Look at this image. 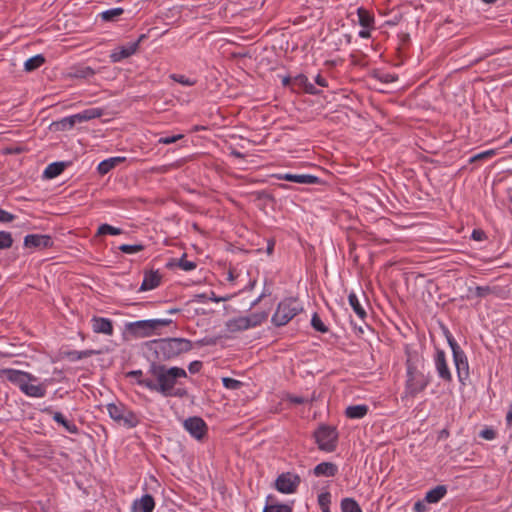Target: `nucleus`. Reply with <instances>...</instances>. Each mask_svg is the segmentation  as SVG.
Masks as SVG:
<instances>
[{
    "label": "nucleus",
    "instance_id": "1",
    "mask_svg": "<svg viewBox=\"0 0 512 512\" xmlns=\"http://www.w3.org/2000/svg\"><path fill=\"white\" fill-rule=\"evenodd\" d=\"M406 380L403 398H415L431 382L429 373L424 372V357L416 350L406 348Z\"/></svg>",
    "mask_w": 512,
    "mask_h": 512
},
{
    "label": "nucleus",
    "instance_id": "2",
    "mask_svg": "<svg viewBox=\"0 0 512 512\" xmlns=\"http://www.w3.org/2000/svg\"><path fill=\"white\" fill-rule=\"evenodd\" d=\"M148 373L155 377L157 382L148 380L142 383H144L145 387L149 390L159 392L165 397H172V389H174L178 378L187 377V373L183 368H167L165 365L157 363L156 361H151Z\"/></svg>",
    "mask_w": 512,
    "mask_h": 512
},
{
    "label": "nucleus",
    "instance_id": "3",
    "mask_svg": "<svg viewBox=\"0 0 512 512\" xmlns=\"http://www.w3.org/2000/svg\"><path fill=\"white\" fill-rule=\"evenodd\" d=\"M149 350L155 354L157 363L168 361L187 353L193 348V344L186 338H161L151 341L148 344Z\"/></svg>",
    "mask_w": 512,
    "mask_h": 512
},
{
    "label": "nucleus",
    "instance_id": "4",
    "mask_svg": "<svg viewBox=\"0 0 512 512\" xmlns=\"http://www.w3.org/2000/svg\"><path fill=\"white\" fill-rule=\"evenodd\" d=\"M302 311L303 306L297 298H285L279 302L272 316V323L278 327L284 326Z\"/></svg>",
    "mask_w": 512,
    "mask_h": 512
},
{
    "label": "nucleus",
    "instance_id": "5",
    "mask_svg": "<svg viewBox=\"0 0 512 512\" xmlns=\"http://www.w3.org/2000/svg\"><path fill=\"white\" fill-rule=\"evenodd\" d=\"M106 408L111 419L119 425L134 428L140 423L138 415L121 402L109 403Z\"/></svg>",
    "mask_w": 512,
    "mask_h": 512
},
{
    "label": "nucleus",
    "instance_id": "6",
    "mask_svg": "<svg viewBox=\"0 0 512 512\" xmlns=\"http://www.w3.org/2000/svg\"><path fill=\"white\" fill-rule=\"evenodd\" d=\"M315 442L319 450L325 452H334L338 443L337 429L330 425L322 424L314 431Z\"/></svg>",
    "mask_w": 512,
    "mask_h": 512
},
{
    "label": "nucleus",
    "instance_id": "7",
    "mask_svg": "<svg viewBox=\"0 0 512 512\" xmlns=\"http://www.w3.org/2000/svg\"><path fill=\"white\" fill-rule=\"evenodd\" d=\"M446 338L453 353V360L456 366L458 379L462 384H464L465 380L469 377V364L467 357L449 331L446 332Z\"/></svg>",
    "mask_w": 512,
    "mask_h": 512
},
{
    "label": "nucleus",
    "instance_id": "8",
    "mask_svg": "<svg viewBox=\"0 0 512 512\" xmlns=\"http://www.w3.org/2000/svg\"><path fill=\"white\" fill-rule=\"evenodd\" d=\"M301 484V477L293 472H283L274 482L275 489L283 494L295 493Z\"/></svg>",
    "mask_w": 512,
    "mask_h": 512
},
{
    "label": "nucleus",
    "instance_id": "9",
    "mask_svg": "<svg viewBox=\"0 0 512 512\" xmlns=\"http://www.w3.org/2000/svg\"><path fill=\"white\" fill-rule=\"evenodd\" d=\"M183 426L192 437L199 441L203 440L207 435L208 427L201 417H189L184 421Z\"/></svg>",
    "mask_w": 512,
    "mask_h": 512
},
{
    "label": "nucleus",
    "instance_id": "10",
    "mask_svg": "<svg viewBox=\"0 0 512 512\" xmlns=\"http://www.w3.org/2000/svg\"><path fill=\"white\" fill-rule=\"evenodd\" d=\"M25 248L44 250L53 247L54 242L51 236L45 234H28L24 237Z\"/></svg>",
    "mask_w": 512,
    "mask_h": 512
},
{
    "label": "nucleus",
    "instance_id": "11",
    "mask_svg": "<svg viewBox=\"0 0 512 512\" xmlns=\"http://www.w3.org/2000/svg\"><path fill=\"white\" fill-rule=\"evenodd\" d=\"M3 377H6V379L8 381L17 385L19 387V389L21 388V385L25 381H36L37 380V378L35 376H33L32 374H30L28 372L11 369V368L0 369V378H3Z\"/></svg>",
    "mask_w": 512,
    "mask_h": 512
},
{
    "label": "nucleus",
    "instance_id": "12",
    "mask_svg": "<svg viewBox=\"0 0 512 512\" xmlns=\"http://www.w3.org/2000/svg\"><path fill=\"white\" fill-rule=\"evenodd\" d=\"M273 177L277 178L278 180H285L299 184H317L320 182V179L318 177L310 174L279 173L274 174Z\"/></svg>",
    "mask_w": 512,
    "mask_h": 512
},
{
    "label": "nucleus",
    "instance_id": "13",
    "mask_svg": "<svg viewBox=\"0 0 512 512\" xmlns=\"http://www.w3.org/2000/svg\"><path fill=\"white\" fill-rule=\"evenodd\" d=\"M435 366L438 372L439 377L446 381H452V375L448 368L445 352L443 350L437 349L435 354Z\"/></svg>",
    "mask_w": 512,
    "mask_h": 512
},
{
    "label": "nucleus",
    "instance_id": "14",
    "mask_svg": "<svg viewBox=\"0 0 512 512\" xmlns=\"http://www.w3.org/2000/svg\"><path fill=\"white\" fill-rule=\"evenodd\" d=\"M92 330L98 334L113 335V323L110 319L104 317L93 316L91 319Z\"/></svg>",
    "mask_w": 512,
    "mask_h": 512
},
{
    "label": "nucleus",
    "instance_id": "15",
    "mask_svg": "<svg viewBox=\"0 0 512 512\" xmlns=\"http://www.w3.org/2000/svg\"><path fill=\"white\" fill-rule=\"evenodd\" d=\"M147 320H139L126 324L128 333L136 338H145L151 336L149 328L145 325Z\"/></svg>",
    "mask_w": 512,
    "mask_h": 512
},
{
    "label": "nucleus",
    "instance_id": "16",
    "mask_svg": "<svg viewBox=\"0 0 512 512\" xmlns=\"http://www.w3.org/2000/svg\"><path fill=\"white\" fill-rule=\"evenodd\" d=\"M45 413L51 414L53 417V420L57 422L59 425L63 426L69 433L71 434H78L79 429L76 426L75 423L72 421L67 420L61 412H53L50 407H47L42 410Z\"/></svg>",
    "mask_w": 512,
    "mask_h": 512
},
{
    "label": "nucleus",
    "instance_id": "17",
    "mask_svg": "<svg viewBox=\"0 0 512 512\" xmlns=\"http://www.w3.org/2000/svg\"><path fill=\"white\" fill-rule=\"evenodd\" d=\"M155 500L152 495L145 494L140 499L134 500L132 504L133 512H153Z\"/></svg>",
    "mask_w": 512,
    "mask_h": 512
},
{
    "label": "nucleus",
    "instance_id": "18",
    "mask_svg": "<svg viewBox=\"0 0 512 512\" xmlns=\"http://www.w3.org/2000/svg\"><path fill=\"white\" fill-rule=\"evenodd\" d=\"M137 51V43H129L126 46L116 48L110 55L113 63H117L133 55Z\"/></svg>",
    "mask_w": 512,
    "mask_h": 512
},
{
    "label": "nucleus",
    "instance_id": "19",
    "mask_svg": "<svg viewBox=\"0 0 512 512\" xmlns=\"http://www.w3.org/2000/svg\"><path fill=\"white\" fill-rule=\"evenodd\" d=\"M338 473V466L332 462H321L313 469L316 477H334Z\"/></svg>",
    "mask_w": 512,
    "mask_h": 512
},
{
    "label": "nucleus",
    "instance_id": "20",
    "mask_svg": "<svg viewBox=\"0 0 512 512\" xmlns=\"http://www.w3.org/2000/svg\"><path fill=\"white\" fill-rule=\"evenodd\" d=\"M161 275L158 271H149L144 275L140 291H148L157 288L161 283Z\"/></svg>",
    "mask_w": 512,
    "mask_h": 512
},
{
    "label": "nucleus",
    "instance_id": "21",
    "mask_svg": "<svg viewBox=\"0 0 512 512\" xmlns=\"http://www.w3.org/2000/svg\"><path fill=\"white\" fill-rule=\"evenodd\" d=\"M293 88L297 87L298 89L303 90L304 92L317 95L319 90L315 88V86L308 81V78L304 74H298L293 78Z\"/></svg>",
    "mask_w": 512,
    "mask_h": 512
},
{
    "label": "nucleus",
    "instance_id": "22",
    "mask_svg": "<svg viewBox=\"0 0 512 512\" xmlns=\"http://www.w3.org/2000/svg\"><path fill=\"white\" fill-rule=\"evenodd\" d=\"M30 382L31 381H25L21 385L20 390L24 394H26L27 396L36 397V398H41L46 395V388L44 385H42V384L33 385V384H30Z\"/></svg>",
    "mask_w": 512,
    "mask_h": 512
},
{
    "label": "nucleus",
    "instance_id": "23",
    "mask_svg": "<svg viewBox=\"0 0 512 512\" xmlns=\"http://www.w3.org/2000/svg\"><path fill=\"white\" fill-rule=\"evenodd\" d=\"M226 328L230 332L244 331L250 328L247 316H240L226 322Z\"/></svg>",
    "mask_w": 512,
    "mask_h": 512
},
{
    "label": "nucleus",
    "instance_id": "24",
    "mask_svg": "<svg viewBox=\"0 0 512 512\" xmlns=\"http://www.w3.org/2000/svg\"><path fill=\"white\" fill-rule=\"evenodd\" d=\"M186 253L182 255L180 259L171 258L169 262H167L166 267L167 268H173V267H179L180 269L184 271H192L196 268V263L193 261H188L186 259Z\"/></svg>",
    "mask_w": 512,
    "mask_h": 512
},
{
    "label": "nucleus",
    "instance_id": "25",
    "mask_svg": "<svg viewBox=\"0 0 512 512\" xmlns=\"http://www.w3.org/2000/svg\"><path fill=\"white\" fill-rule=\"evenodd\" d=\"M273 499L272 495L267 496L263 512H293L292 506L284 503H273Z\"/></svg>",
    "mask_w": 512,
    "mask_h": 512
},
{
    "label": "nucleus",
    "instance_id": "26",
    "mask_svg": "<svg viewBox=\"0 0 512 512\" xmlns=\"http://www.w3.org/2000/svg\"><path fill=\"white\" fill-rule=\"evenodd\" d=\"M123 161H125V157H112L105 159L99 163L97 171L100 175H105Z\"/></svg>",
    "mask_w": 512,
    "mask_h": 512
},
{
    "label": "nucleus",
    "instance_id": "27",
    "mask_svg": "<svg viewBox=\"0 0 512 512\" xmlns=\"http://www.w3.org/2000/svg\"><path fill=\"white\" fill-rule=\"evenodd\" d=\"M66 162H53L44 170L43 176L46 179H53L59 176L66 168Z\"/></svg>",
    "mask_w": 512,
    "mask_h": 512
},
{
    "label": "nucleus",
    "instance_id": "28",
    "mask_svg": "<svg viewBox=\"0 0 512 512\" xmlns=\"http://www.w3.org/2000/svg\"><path fill=\"white\" fill-rule=\"evenodd\" d=\"M104 114V110L102 108H89L81 113L75 114V118L77 122L89 121L95 118H99Z\"/></svg>",
    "mask_w": 512,
    "mask_h": 512
},
{
    "label": "nucleus",
    "instance_id": "29",
    "mask_svg": "<svg viewBox=\"0 0 512 512\" xmlns=\"http://www.w3.org/2000/svg\"><path fill=\"white\" fill-rule=\"evenodd\" d=\"M368 413V406L364 404L348 406L345 410L346 417L361 419Z\"/></svg>",
    "mask_w": 512,
    "mask_h": 512
},
{
    "label": "nucleus",
    "instance_id": "30",
    "mask_svg": "<svg viewBox=\"0 0 512 512\" xmlns=\"http://www.w3.org/2000/svg\"><path fill=\"white\" fill-rule=\"evenodd\" d=\"M446 493V486L438 485L426 493L425 501L428 503H437L446 495Z\"/></svg>",
    "mask_w": 512,
    "mask_h": 512
},
{
    "label": "nucleus",
    "instance_id": "31",
    "mask_svg": "<svg viewBox=\"0 0 512 512\" xmlns=\"http://www.w3.org/2000/svg\"><path fill=\"white\" fill-rule=\"evenodd\" d=\"M77 123V120L75 118V115L64 117L59 121H54L51 124V129L54 131H65L68 129H71L74 127V125Z\"/></svg>",
    "mask_w": 512,
    "mask_h": 512
},
{
    "label": "nucleus",
    "instance_id": "32",
    "mask_svg": "<svg viewBox=\"0 0 512 512\" xmlns=\"http://www.w3.org/2000/svg\"><path fill=\"white\" fill-rule=\"evenodd\" d=\"M359 24L363 28H374V16L365 8L359 7L357 9Z\"/></svg>",
    "mask_w": 512,
    "mask_h": 512
},
{
    "label": "nucleus",
    "instance_id": "33",
    "mask_svg": "<svg viewBox=\"0 0 512 512\" xmlns=\"http://www.w3.org/2000/svg\"><path fill=\"white\" fill-rule=\"evenodd\" d=\"M348 301H349L350 306L352 307V309L356 313V315L360 319L364 320L367 317V313H366L365 309L361 306V304L359 302V299H358L357 295L354 292H351L349 294Z\"/></svg>",
    "mask_w": 512,
    "mask_h": 512
},
{
    "label": "nucleus",
    "instance_id": "34",
    "mask_svg": "<svg viewBox=\"0 0 512 512\" xmlns=\"http://www.w3.org/2000/svg\"><path fill=\"white\" fill-rule=\"evenodd\" d=\"M44 63L45 57L42 54H37L25 61L24 69L26 72H32L41 67Z\"/></svg>",
    "mask_w": 512,
    "mask_h": 512
},
{
    "label": "nucleus",
    "instance_id": "35",
    "mask_svg": "<svg viewBox=\"0 0 512 512\" xmlns=\"http://www.w3.org/2000/svg\"><path fill=\"white\" fill-rule=\"evenodd\" d=\"M124 13V9L117 7L112 8L106 11H103L99 14L100 18L104 22H115L118 21L119 17Z\"/></svg>",
    "mask_w": 512,
    "mask_h": 512
},
{
    "label": "nucleus",
    "instance_id": "36",
    "mask_svg": "<svg viewBox=\"0 0 512 512\" xmlns=\"http://www.w3.org/2000/svg\"><path fill=\"white\" fill-rule=\"evenodd\" d=\"M98 353L99 352L95 351V350H84V351L72 350V351H67L64 354L70 361H78L83 358L91 357Z\"/></svg>",
    "mask_w": 512,
    "mask_h": 512
},
{
    "label": "nucleus",
    "instance_id": "37",
    "mask_svg": "<svg viewBox=\"0 0 512 512\" xmlns=\"http://www.w3.org/2000/svg\"><path fill=\"white\" fill-rule=\"evenodd\" d=\"M172 323H173L172 319H150V320H147V324H145V325L149 328L151 335H152L160 327L169 326Z\"/></svg>",
    "mask_w": 512,
    "mask_h": 512
},
{
    "label": "nucleus",
    "instance_id": "38",
    "mask_svg": "<svg viewBox=\"0 0 512 512\" xmlns=\"http://www.w3.org/2000/svg\"><path fill=\"white\" fill-rule=\"evenodd\" d=\"M342 512H362L359 504L353 498H344L341 501Z\"/></svg>",
    "mask_w": 512,
    "mask_h": 512
},
{
    "label": "nucleus",
    "instance_id": "39",
    "mask_svg": "<svg viewBox=\"0 0 512 512\" xmlns=\"http://www.w3.org/2000/svg\"><path fill=\"white\" fill-rule=\"evenodd\" d=\"M268 318L267 312H256L247 316L250 323V328L261 325Z\"/></svg>",
    "mask_w": 512,
    "mask_h": 512
},
{
    "label": "nucleus",
    "instance_id": "40",
    "mask_svg": "<svg viewBox=\"0 0 512 512\" xmlns=\"http://www.w3.org/2000/svg\"><path fill=\"white\" fill-rule=\"evenodd\" d=\"M123 231L120 228L113 227L109 224H102L97 230V235H120Z\"/></svg>",
    "mask_w": 512,
    "mask_h": 512
},
{
    "label": "nucleus",
    "instance_id": "41",
    "mask_svg": "<svg viewBox=\"0 0 512 512\" xmlns=\"http://www.w3.org/2000/svg\"><path fill=\"white\" fill-rule=\"evenodd\" d=\"M331 494L326 491L318 495V504L322 512H330Z\"/></svg>",
    "mask_w": 512,
    "mask_h": 512
},
{
    "label": "nucleus",
    "instance_id": "42",
    "mask_svg": "<svg viewBox=\"0 0 512 512\" xmlns=\"http://www.w3.org/2000/svg\"><path fill=\"white\" fill-rule=\"evenodd\" d=\"M311 326L314 330L320 333H327L329 331L328 327L323 323L318 313H314L312 315Z\"/></svg>",
    "mask_w": 512,
    "mask_h": 512
},
{
    "label": "nucleus",
    "instance_id": "43",
    "mask_svg": "<svg viewBox=\"0 0 512 512\" xmlns=\"http://www.w3.org/2000/svg\"><path fill=\"white\" fill-rule=\"evenodd\" d=\"M13 245V238L10 232L0 231V250L11 248Z\"/></svg>",
    "mask_w": 512,
    "mask_h": 512
},
{
    "label": "nucleus",
    "instance_id": "44",
    "mask_svg": "<svg viewBox=\"0 0 512 512\" xmlns=\"http://www.w3.org/2000/svg\"><path fill=\"white\" fill-rule=\"evenodd\" d=\"M95 74V71L89 66L77 67L74 70L73 76L76 78H89Z\"/></svg>",
    "mask_w": 512,
    "mask_h": 512
},
{
    "label": "nucleus",
    "instance_id": "45",
    "mask_svg": "<svg viewBox=\"0 0 512 512\" xmlns=\"http://www.w3.org/2000/svg\"><path fill=\"white\" fill-rule=\"evenodd\" d=\"M145 249V246L143 244H122L119 246V250L126 254H133L140 251H143Z\"/></svg>",
    "mask_w": 512,
    "mask_h": 512
},
{
    "label": "nucleus",
    "instance_id": "46",
    "mask_svg": "<svg viewBox=\"0 0 512 512\" xmlns=\"http://www.w3.org/2000/svg\"><path fill=\"white\" fill-rule=\"evenodd\" d=\"M223 386L227 389L237 390L243 386V383L237 379L224 377L222 378Z\"/></svg>",
    "mask_w": 512,
    "mask_h": 512
},
{
    "label": "nucleus",
    "instance_id": "47",
    "mask_svg": "<svg viewBox=\"0 0 512 512\" xmlns=\"http://www.w3.org/2000/svg\"><path fill=\"white\" fill-rule=\"evenodd\" d=\"M126 377L136 379L137 384L140 385V386H144V387H145V384L142 383V382L143 381L151 380L150 378H143L142 370H132V371H129L126 374Z\"/></svg>",
    "mask_w": 512,
    "mask_h": 512
},
{
    "label": "nucleus",
    "instance_id": "48",
    "mask_svg": "<svg viewBox=\"0 0 512 512\" xmlns=\"http://www.w3.org/2000/svg\"><path fill=\"white\" fill-rule=\"evenodd\" d=\"M495 154H496V150L490 149V150H487V151H484V152H481V153H478V154L472 156L470 158L469 162L473 163V162H476V161H480V160H484V159H489V158L493 157Z\"/></svg>",
    "mask_w": 512,
    "mask_h": 512
},
{
    "label": "nucleus",
    "instance_id": "49",
    "mask_svg": "<svg viewBox=\"0 0 512 512\" xmlns=\"http://www.w3.org/2000/svg\"><path fill=\"white\" fill-rule=\"evenodd\" d=\"M170 77L175 82H178V83H180L182 85H185V86H193L195 84L194 80L186 78L184 75L172 74Z\"/></svg>",
    "mask_w": 512,
    "mask_h": 512
},
{
    "label": "nucleus",
    "instance_id": "50",
    "mask_svg": "<svg viewBox=\"0 0 512 512\" xmlns=\"http://www.w3.org/2000/svg\"><path fill=\"white\" fill-rule=\"evenodd\" d=\"M374 77L383 83H392L397 80V77L389 73H375Z\"/></svg>",
    "mask_w": 512,
    "mask_h": 512
},
{
    "label": "nucleus",
    "instance_id": "51",
    "mask_svg": "<svg viewBox=\"0 0 512 512\" xmlns=\"http://www.w3.org/2000/svg\"><path fill=\"white\" fill-rule=\"evenodd\" d=\"M183 137H184L183 134H178V135H174V136H167V137H161V138H159L158 143L159 144L168 145V144L175 143L176 141L182 139Z\"/></svg>",
    "mask_w": 512,
    "mask_h": 512
},
{
    "label": "nucleus",
    "instance_id": "52",
    "mask_svg": "<svg viewBox=\"0 0 512 512\" xmlns=\"http://www.w3.org/2000/svg\"><path fill=\"white\" fill-rule=\"evenodd\" d=\"M14 219H15V215L0 208V222L1 223H9V222H12Z\"/></svg>",
    "mask_w": 512,
    "mask_h": 512
},
{
    "label": "nucleus",
    "instance_id": "53",
    "mask_svg": "<svg viewBox=\"0 0 512 512\" xmlns=\"http://www.w3.org/2000/svg\"><path fill=\"white\" fill-rule=\"evenodd\" d=\"M480 437L486 439V440H492L496 436V432L491 428H485L480 432Z\"/></svg>",
    "mask_w": 512,
    "mask_h": 512
},
{
    "label": "nucleus",
    "instance_id": "54",
    "mask_svg": "<svg viewBox=\"0 0 512 512\" xmlns=\"http://www.w3.org/2000/svg\"><path fill=\"white\" fill-rule=\"evenodd\" d=\"M471 238L475 241H482L486 239V233L481 229H474L472 231Z\"/></svg>",
    "mask_w": 512,
    "mask_h": 512
},
{
    "label": "nucleus",
    "instance_id": "55",
    "mask_svg": "<svg viewBox=\"0 0 512 512\" xmlns=\"http://www.w3.org/2000/svg\"><path fill=\"white\" fill-rule=\"evenodd\" d=\"M490 293V288L488 286L486 287H482V286H477L475 289H474V295L476 297H485L486 295H488Z\"/></svg>",
    "mask_w": 512,
    "mask_h": 512
},
{
    "label": "nucleus",
    "instance_id": "56",
    "mask_svg": "<svg viewBox=\"0 0 512 512\" xmlns=\"http://www.w3.org/2000/svg\"><path fill=\"white\" fill-rule=\"evenodd\" d=\"M202 368V362L201 361H193L189 364L188 369L189 372L192 374L198 373Z\"/></svg>",
    "mask_w": 512,
    "mask_h": 512
},
{
    "label": "nucleus",
    "instance_id": "57",
    "mask_svg": "<svg viewBox=\"0 0 512 512\" xmlns=\"http://www.w3.org/2000/svg\"><path fill=\"white\" fill-rule=\"evenodd\" d=\"M257 199L269 200L271 202L275 201L274 196L265 190L257 192Z\"/></svg>",
    "mask_w": 512,
    "mask_h": 512
},
{
    "label": "nucleus",
    "instance_id": "58",
    "mask_svg": "<svg viewBox=\"0 0 512 512\" xmlns=\"http://www.w3.org/2000/svg\"><path fill=\"white\" fill-rule=\"evenodd\" d=\"M289 401L294 404H304L308 402V399L301 396H290Z\"/></svg>",
    "mask_w": 512,
    "mask_h": 512
},
{
    "label": "nucleus",
    "instance_id": "59",
    "mask_svg": "<svg viewBox=\"0 0 512 512\" xmlns=\"http://www.w3.org/2000/svg\"><path fill=\"white\" fill-rule=\"evenodd\" d=\"M208 297H209V298H208L209 300H211V301H213V302H216V303L221 302V301H226V300H227V298H226V297H218V296H216V294H215L213 291H211V292H210V294L208 295Z\"/></svg>",
    "mask_w": 512,
    "mask_h": 512
},
{
    "label": "nucleus",
    "instance_id": "60",
    "mask_svg": "<svg viewBox=\"0 0 512 512\" xmlns=\"http://www.w3.org/2000/svg\"><path fill=\"white\" fill-rule=\"evenodd\" d=\"M315 82H316V84H318L319 86H322V87L328 86L326 79L324 77H322L320 74H318L315 77Z\"/></svg>",
    "mask_w": 512,
    "mask_h": 512
},
{
    "label": "nucleus",
    "instance_id": "61",
    "mask_svg": "<svg viewBox=\"0 0 512 512\" xmlns=\"http://www.w3.org/2000/svg\"><path fill=\"white\" fill-rule=\"evenodd\" d=\"M414 510L416 512H425L426 510V506L425 504L422 502V501H417L415 504H414Z\"/></svg>",
    "mask_w": 512,
    "mask_h": 512
},
{
    "label": "nucleus",
    "instance_id": "62",
    "mask_svg": "<svg viewBox=\"0 0 512 512\" xmlns=\"http://www.w3.org/2000/svg\"><path fill=\"white\" fill-rule=\"evenodd\" d=\"M369 29L370 28H364V29L360 30L358 33L359 37L364 38V39L370 38L371 33H370Z\"/></svg>",
    "mask_w": 512,
    "mask_h": 512
},
{
    "label": "nucleus",
    "instance_id": "63",
    "mask_svg": "<svg viewBox=\"0 0 512 512\" xmlns=\"http://www.w3.org/2000/svg\"><path fill=\"white\" fill-rule=\"evenodd\" d=\"M199 345H214L216 344V340L212 338H204L200 341H198Z\"/></svg>",
    "mask_w": 512,
    "mask_h": 512
},
{
    "label": "nucleus",
    "instance_id": "64",
    "mask_svg": "<svg viewBox=\"0 0 512 512\" xmlns=\"http://www.w3.org/2000/svg\"><path fill=\"white\" fill-rule=\"evenodd\" d=\"M274 246H275V241L273 239H269L267 242V249H266L268 255H271L273 253Z\"/></svg>",
    "mask_w": 512,
    "mask_h": 512
}]
</instances>
